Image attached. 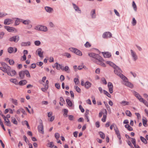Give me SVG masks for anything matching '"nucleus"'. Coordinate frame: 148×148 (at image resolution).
<instances>
[{
    "instance_id": "38",
    "label": "nucleus",
    "mask_w": 148,
    "mask_h": 148,
    "mask_svg": "<svg viewBox=\"0 0 148 148\" xmlns=\"http://www.w3.org/2000/svg\"><path fill=\"white\" fill-rule=\"evenodd\" d=\"M132 92L134 94V95L137 98L138 97H139V96L140 95L137 92H136L133 90L132 91Z\"/></svg>"
},
{
    "instance_id": "23",
    "label": "nucleus",
    "mask_w": 148,
    "mask_h": 148,
    "mask_svg": "<svg viewBox=\"0 0 148 148\" xmlns=\"http://www.w3.org/2000/svg\"><path fill=\"white\" fill-rule=\"evenodd\" d=\"M22 22L25 25H28L31 23V21L29 19L23 20L22 19Z\"/></svg>"
},
{
    "instance_id": "16",
    "label": "nucleus",
    "mask_w": 148,
    "mask_h": 148,
    "mask_svg": "<svg viewBox=\"0 0 148 148\" xmlns=\"http://www.w3.org/2000/svg\"><path fill=\"white\" fill-rule=\"evenodd\" d=\"M103 56L106 58H109L111 56V53L108 52H102Z\"/></svg>"
},
{
    "instance_id": "43",
    "label": "nucleus",
    "mask_w": 148,
    "mask_h": 148,
    "mask_svg": "<svg viewBox=\"0 0 148 148\" xmlns=\"http://www.w3.org/2000/svg\"><path fill=\"white\" fill-rule=\"evenodd\" d=\"M103 91L105 94L108 97L111 98V97L110 94L107 91L105 90H103Z\"/></svg>"
},
{
    "instance_id": "39",
    "label": "nucleus",
    "mask_w": 148,
    "mask_h": 148,
    "mask_svg": "<svg viewBox=\"0 0 148 148\" xmlns=\"http://www.w3.org/2000/svg\"><path fill=\"white\" fill-rule=\"evenodd\" d=\"M24 73L25 75H26V76L28 77H30V75L29 71L27 70L24 71Z\"/></svg>"
},
{
    "instance_id": "22",
    "label": "nucleus",
    "mask_w": 148,
    "mask_h": 148,
    "mask_svg": "<svg viewBox=\"0 0 148 148\" xmlns=\"http://www.w3.org/2000/svg\"><path fill=\"white\" fill-rule=\"evenodd\" d=\"M104 110L105 111V114H103V117L101 119V121L103 122H105L106 121V119L107 114V112L106 110L105 109Z\"/></svg>"
},
{
    "instance_id": "47",
    "label": "nucleus",
    "mask_w": 148,
    "mask_h": 148,
    "mask_svg": "<svg viewBox=\"0 0 148 148\" xmlns=\"http://www.w3.org/2000/svg\"><path fill=\"white\" fill-rule=\"evenodd\" d=\"M12 121L14 124H15L17 125L18 123L17 121L14 118H12Z\"/></svg>"
},
{
    "instance_id": "64",
    "label": "nucleus",
    "mask_w": 148,
    "mask_h": 148,
    "mask_svg": "<svg viewBox=\"0 0 148 148\" xmlns=\"http://www.w3.org/2000/svg\"><path fill=\"white\" fill-rule=\"evenodd\" d=\"M55 86L58 89H59L60 87V86L58 83H56L55 84Z\"/></svg>"
},
{
    "instance_id": "18",
    "label": "nucleus",
    "mask_w": 148,
    "mask_h": 148,
    "mask_svg": "<svg viewBox=\"0 0 148 148\" xmlns=\"http://www.w3.org/2000/svg\"><path fill=\"white\" fill-rule=\"evenodd\" d=\"M18 74L20 79H23L24 78L25 74L24 71H20L18 73Z\"/></svg>"
},
{
    "instance_id": "27",
    "label": "nucleus",
    "mask_w": 148,
    "mask_h": 148,
    "mask_svg": "<svg viewBox=\"0 0 148 148\" xmlns=\"http://www.w3.org/2000/svg\"><path fill=\"white\" fill-rule=\"evenodd\" d=\"M66 101L67 104L70 107H72L73 106V103L69 99H66Z\"/></svg>"
},
{
    "instance_id": "49",
    "label": "nucleus",
    "mask_w": 148,
    "mask_h": 148,
    "mask_svg": "<svg viewBox=\"0 0 148 148\" xmlns=\"http://www.w3.org/2000/svg\"><path fill=\"white\" fill-rule=\"evenodd\" d=\"M126 114L129 116H132V114L128 110L126 111L125 112Z\"/></svg>"
},
{
    "instance_id": "17",
    "label": "nucleus",
    "mask_w": 148,
    "mask_h": 148,
    "mask_svg": "<svg viewBox=\"0 0 148 148\" xmlns=\"http://www.w3.org/2000/svg\"><path fill=\"white\" fill-rule=\"evenodd\" d=\"M42 51V49L41 48H38L37 51L38 52V56L40 58H43V51Z\"/></svg>"
},
{
    "instance_id": "41",
    "label": "nucleus",
    "mask_w": 148,
    "mask_h": 148,
    "mask_svg": "<svg viewBox=\"0 0 148 148\" xmlns=\"http://www.w3.org/2000/svg\"><path fill=\"white\" fill-rule=\"evenodd\" d=\"M35 45L36 46H39L41 44L39 40H36L34 42Z\"/></svg>"
},
{
    "instance_id": "54",
    "label": "nucleus",
    "mask_w": 148,
    "mask_h": 148,
    "mask_svg": "<svg viewBox=\"0 0 148 148\" xmlns=\"http://www.w3.org/2000/svg\"><path fill=\"white\" fill-rule=\"evenodd\" d=\"M64 56H66L67 58H70L71 57V55L70 54L66 52L64 53Z\"/></svg>"
},
{
    "instance_id": "53",
    "label": "nucleus",
    "mask_w": 148,
    "mask_h": 148,
    "mask_svg": "<svg viewBox=\"0 0 148 148\" xmlns=\"http://www.w3.org/2000/svg\"><path fill=\"white\" fill-rule=\"evenodd\" d=\"M40 25H38L35 26L34 29L38 31H40Z\"/></svg>"
},
{
    "instance_id": "7",
    "label": "nucleus",
    "mask_w": 148,
    "mask_h": 148,
    "mask_svg": "<svg viewBox=\"0 0 148 148\" xmlns=\"http://www.w3.org/2000/svg\"><path fill=\"white\" fill-rule=\"evenodd\" d=\"M19 37L18 35L13 36L10 37L9 40L10 42H17L19 40Z\"/></svg>"
},
{
    "instance_id": "34",
    "label": "nucleus",
    "mask_w": 148,
    "mask_h": 148,
    "mask_svg": "<svg viewBox=\"0 0 148 148\" xmlns=\"http://www.w3.org/2000/svg\"><path fill=\"white\" fill-rule=\"evenodd\" d=\"M99 134L100 135V137L102 139H104L105 137V135L102 132H99Z\"/></svg>"
},
{
    "instance_id": "35",
    "label": "nucleus",
    "mask_w": 148,
    "mask_h": 148,
    "mask_svg": "<svg viewBox=\"0 0 148 148\" xmlns=\"http://www.w3.org/2000/svg\"><path fill=\"white\" fill-rule=\"evenodd\" d=\"M55 66L56 68L58 70L60 69V67H61V64H58L57 62H56L55 63Z\"/></svg>"
},
{
    "instance_id": "10",
    "label": "nucleus",
    "mask_w": 148,
    "mask_h": 148,
    "mask_svg": "<svg viewBox=\"0 0 148 148\" xmlns=\"http://www.w3.org/2000/svg\"><path fill=\"white\" fill-rule=\"evenodd\" d=\"M90 16L92 19H95L96 18L97 15L96 12V10L95 9H92L90 12Z\"/></svg>"
},
{
    "instance_id": "24",
    "label": "nucleus",
    "mask_w": 148,
    "mask_h": 148,
    "mask_svg": "<svg viewBox=\"0 0 148 148\" xmlns=\"http://www.w3.org/2000/svg\"><path fill=\"white\" fill-rule=\"evenodd\" d=\"M16 19L14 22V25L15 26L18 25L20 22H22V19L18 18H16Z\"/></svg>"
},
{
    "instance_id": "58",
    "label": "nucleus",
    "mask_w": 148,
    "mask_h": 148,
    "mask_svg": "<svg viewBox=\"0 0 148 148\" xmlns=\"http://www.w3.org/2000/svg\"><path fill=\"white\" fill-rule=\"evenodd\" d=\"M101 80L103 84H104L105 85L107 84V82L106 81L105 79L103 77L101 79Z\"/></svg>"
},
{
    "instance_id": "15",
    "label": "nucleus",
    "mask_w": 148,
    "mask_h": 148,
    "mask_svg": "<svg viewBox=\"0 0 148 148\" xmlns=\"http://www.w3.org/2000/svg\"><path fill=\"white\" fill-rule=\"evenodd\" d=\"M72 5L73 8L76 12L80 14L81 13V10L79 9V8L77 5L74 3H73Z\"/></svg>"
},
{
    "instance_id": "50",
    "label": "nucleus",
    "mask_w": 148,
    "mask_h": 148,
    "mask_svg": "<svg viewBox=\"0 0 148 148\" xmlns=\"http://www.w3.org/2000/svg\"><path fill=\"white\" fill-rule=\"evenodd\" d=\"M114 128L115 133L116 135L120 134L119 130L117 127H116V128L114 127Z\"/></svg>"
},
{
    "instance_id": "21",
    "label": "nucleus",
    "mask_w": 148,
    "mask_h": 148,
    "mask_svg": "<svg viewBox=\"0 0 148 148\" xmlns=\"http://www.w3.org/2000/svg\"><path fill=\"white\" fill-rule=\"evenodd\" d=\"M45 10L49 13H51L53 11L52 8L49 6H46L45 7Z\"/></svg>"
},
{
    "instance_id": "61",
    "label": "nucleus",
    "mask_w": 148,
    "mask_h": 148,
    "mask_svg": "<svg viewBox=\"0 0 148 148\" xmlns=\"http://www.w3.org/2000/svg\"><path fill=\"white\" fill-rule=\"evenodd\" d=\"M8 61L10 64L11 65H13L14 63V61L12 60H9Z\"/></svg>"
},
{
    "instance_id": "62",
    "label": "nucleus",
    "mask_w": 148,
    "mask_h": 148,
    "mask_svg": "<svg viewBox=\"0 0 148 148\" xmlns=\"http://www.w3.org/2000/svg\"><path fill=\"white\" fill-rule=\"evenodd\" d=\"M132 139V142L134 145H136V140L135 138H131Z\"/></svg>"
},
{
    "instance_id": "52",
    "label": "nucleus",
    "mask_w": 148,
    "mask_h": 148,
    "mask_svg": "<svg viewBox=\"0 0 148 148\" xmlns=\"http://www.w3.org/2000/svg\"><path fill=\"white\" fill-rule=\"evenodd\" d=\"M55 136L56 139L58 140L60 137V134L58 133H56L55 134Z\"/></svg>"
},
{
    "instance_id": "19",
    "label": "nucleus",
    "mask_w": 148,
    "mask_h": 148,
    "mask_svg": "<svg viewBox=\"0 0 148 148\" xmlns=\"http://www.w3.org/2000/svg\"><path fill=\"white\" fill-rule=\"evenodd\" d=\"M91 83L88 81H86L85 83V87L87 89L89 88L91 86Z\"/></svg>"
},
{
    "instance_id": "30",
    "label": "nucleus",
    "mask_w": 148,
    "mask_h": 148,
    "mask_svg": "<svg viewBox=\"0 0 148 148\" xmlns=\"http://www.w3.org/2000/svg\"><path fill=\"white\" fill-rule=\"evenodd\" d=\"M10 100L12 103L14 104L15 105H18L17 100L16 99L12 98L10 99Z\"/></svg>"
},
{
    "instance_id": "4",
    "label": "nucleus",
    "mask_w": 148,
    "mask_h": 148,
    "mask_svg": "<svg viewBox=\"0 0 148 148\" xmlns=\"http://www.w3.org/2000/svg\"><path fill=\"white\" fill-rule=\"evenodd\" d=\"M121 79L123 80L122 83L125 86H127L130 88H132L133 87V84L130 82L128 81V79L126 77V78Z\"/></svg>"
},
{
    "instance_id": "42",
    "label": "nucleus",
    "mask_w": 148,
    "mask_h": 148,
    "mask_svg": "<svg viewBox=\"0 0 148 148\" xmlns=\"http://www.w3.org/2000/svg\"><path fill=\"white\" fill-rule=\"evenodd\" d=\"M14 51V49L12 47H10L8 49V51L9 53H12L13 51Z\"/></svg>"
},
{
    "instance_id": "26",
    "label": "nucleus",
    "mask_w": 148,
    "mask_h": 148,
    "mask_svg": "<svg viewBox=\"0 0 148 148\" xmlns=\"http://www.w3.org/2000/svg\"><path fill=\"white\" fill-rule=\"evenodd\" d=\"M27 82L26 80H23L20 81L18 83V84L21 86H23L26 84Z\"/></svg>"
},
{
    "instance_id": "60",
    "label": "nucleus",
    "mask_w": 148,
    "mask_h": 148,
    "mask_svg": "<svg viewBox=\"0 0 148 148\" xmlns=\"http://www.w3.org/2000/svg\"><path fill=\"white\" fill-rule=\"evenodd\" d=\"M79 109L81 110V111L82 112H84V109L82 107L81 105H79Z\"/></svg>"
},
{
    "instance_id": "56",
    "label": "nucleus",
    "mask_w": 148,
    "mask_h": 148,
    "mask_svg": "<svg viewBox=\"0 0 148 148\" xmlns=\"http://www.w3.org/2000/svg\"><path fill=\"white\" fill-rule=\"evenodd\" d=\"M136 23V20L135 18H133L132 19V23L133 25H135Z\"/></svg>"
},
{
    "instance_id": "29",
    "label": "nucleus",
    "mask_w": 148,
    "mask_h": 148,
    "mask_svg": "<svg viewBox=\"0 0 148 148\" xmlns=\"http://www.w3.org/2000/svg\"><path fill=\"white\" fill-rule=\"evenodd\" d=\"M106 63L107 64H109L110 66L112 67L113 68L116 67V65L111 61H107Z\"/></svg>"
},
{
    "instance_id": "40",
    "label": "nucleus",
    "mask_w": 148,
    "mask_h": 148,
    "mask_svg": "<svg viewBox=\"0 0 148 148\" xmlns=\"http://www.w3.org/2000/svg\"><path fill=\"white\" fill-rule=\"evenodd\" d=\"M53 146V143L52 142L48 143L47 144V146L49 147L52 148Z\"/></svg>"
},
{
    "instance_id": "33",
    "label": "nucleus",
    "mask_w": 148,
    "mask_h": 148,
    "mask_svg": "<svg viewBox=\"0 0 148 148\" xmlns=\"http://www.w3.org/2000/svg\"><path fill=\"white\" fill-rule=\"evenodd\" d=\"M120 103L124 106L128 105L129 104V102H128L125 101H123L121 102Z\"/></svg>"
},
{
    "instance_id": "55",
    "label": "nucleus",
    "mask_w": 148,
    "mask_h": 148,
    "mask_svg": "<svg viewBox=\"0 0 148 148\" xmlns=\"http://www.w3.org/2000/svg\"><path fill=\"white\" fill-rule=\"evenodd\" d=\"M74 81L76 84H78L79 83V79L77 78H75Z\"/></svg>"
},
{
    "instance_id": "59",
    "label": "nucleus",
    "mask_w": 148,
    "mask_h": 148,
    "mask_svg": "<svg viewBox=\"0 0 148 148\" xmlns=\"http://www.w3.org/2000/svg\"><path fill=\"white\" fill-rule=\"evenodd\" d=\"M4 34L5 33L3 32H0V39L3 38Z\"/></svg>"
},
{
    "instance_id": "46",
    "label": "nucleus",
    "mask_w": 148,
    "mask_h": 148,
    "mask_svg": "<svg viewBox=\"0 0 148 148\" xmlns=\"http://www.w3.org/2000/svg\"><path fill=\"white\" fill-rule=\"evenodd\" d=\"M84 46L86 47H89L91 46V45L88 42H86Z\"/></svg>"
},
{
    "instance_id": "9",
    "label": "nucleus",
    "mask_w": 148,
    "mask_h": 148,
    "mask_svg": "<svg viewBox=\"0 0 148 148\" xmlns=\"http://www.w3.org/2000/svg\"><path fill=\"white\" fill-rule=\"evenodd\" d=\"M6 73H7V74L11 76H13L16 74V71L12 69L11 70H9V68L8 69V71L6 72Z\"/></svg>"
},
{
    "instance_id": "32",
    "label": "nucleus",
    "mask_w": 148,
    "mask_h": 148,
    "mask_svg": "<svg viewBox=\"0 0 148 148\" xmlns=\"http://www.w3.org/2000/svg\"><path fill=\"white\" fill-rule=\"evenodd\" d=\"M10 80V82L14 83L16 85L18 84V82L16 79H11Z\"/></svg>"
},
{
    "instance_id": "3",
    "label": "nucleus",
    "mask_w": 148,
    "mask_h": 148,
    "mask_svg": "<svg viewBox=\"0 0 148 148\" xmlns=\"http://www.w3.org/2000/svg\"><path fill=\"white\" fill-rule=\"evenodd\" d=\"M0 63L2 67H0V69L4 72L6 73L8 71V69L9 68V70L11 69V67L8 65L5 62H1Z\"/></svg>"
},
{
    "instance_id": "44",
    "label": "nucleus",
    "mask_w": 148,
    "mask_h": 148,
    "mask_svg": "<svg viewBox=\"0 0 148 148\" xmlns=\"http://www.w3.org/2000/svg\"><path fill=\"white\" fill-rule=\"evenodd\" d=\"M63 70H64L67 73H69V67L68 66H65L64 68H63Z\"/></svg>"
},
{
    "instance_id": "2",
    "label": "nucleus",
    "mask_w": 148,
    "mask_h": 148,
    "mask_svg": "<svg viewBox=\"0 0 148 148\" xmlns=\"http://www.w3.org/2000/svg\"><path fill=\"white\" fill-rule=\"evenodd\" d=\"M114 69V73L121 79H124L123 78H126V77L121 74L122 71L119 67L116 66V67H115Z\"/></svg>"
},
{
    "instance_id": "5",
    "label": "nucleus",
    "mask_w": 148,
    "mask_h": 148,
    "mask_svg": "<svg viewBox=\"0 0 148 148\" xmlns=\"http://www.w3.org/2000/svg\"><path fill=\"white\" fill-rule=\"evenodd\" d=\"M69 49L70 51L74 53L77 55L79 56H81L82 55V52L79 50L73 47H71L69 48Z\"/></svg>"
},
{
    "instance_id": "6",
    "label": "nucleus",
    "mask_w": 148,
    "mask_h": 148,
    "mask_svg": "<svg viewBox=\"0 0 148 148\" xmlns=\"http://www.w3.org/2000/svg\"><path fill=\"white\" fill-rule=\"evenodd\" d=\"M38 132L42 134H44V131L42 121H41L38 126Z\"/></svg>"
},
{
    "instance_id": "8",
    "label": "nucleus",
    "mask_w": 148,
    "mask_h": 148,
    "mask_svg": "<svg viewBox=\"0 0 148 148\" xmlns=\"http://www.w3.org/2000/svg\"><path fill=\"white\" fill-rule=\"evenodd\" d=\"M4 28L9 32H13L14 31H17L16 29L14 27H10L7 25H5L4 26Z\"/></svg>"
},
{
    "instance_id": "48",
    "label": "nucleus",
    "mask_w": 148,
    "mask_h": 148,
    "mask_svg": "<svg viewBox=\"0 0 148 148\" xmlns=\"http://www.w3.org/2000/svg\"><path fill=\"white\" fill-rule=\"evenodd\" d=\"M75 88L78 92L80 93L81 92V89L78 86H75Z\"/></svg>"
},
{
    "instance_id": "28",
    "label": "nucleus",
    "mask_w": 148,
    "mask_h": 148,
    "mask_svg": "<svg viewBox=\"0 0 148 148\" xmlns=\"http://www.w3.org/2000/svg\"><path fill=\"white\" fill-rule=\"evenodd\" d=\"M142 122L143 125L145 127H146L147 120L146 118L144 117L142 119Z\"/></svg>"
},
{
    "instance_id": "31",
    "label": "nucleus",
    "mask_w": 148,
    "mask_h": 148,
    "mask_svg": "<svg viewBox=\"0 0 148 148\" xmlns=\"http://www.w3.org/2000/svg\"><path fill=\"white\" fill-rule=\"evenodd\" d=\"M140 138L141 140V141L144 143L145 144H146L147 143V141L146 139H145L144 137L142 136H140Z\"/></svg>"
},
{
    "instance_id": "25",
    "label": "nucleus",
    "mask_w": 148,
    "mask_h": 148,
    "mask_svg": "<svg viewBox=\"0 0 148 148\" xmlns=\"http://www.w3.org/2000/svg\"><path fill=\"white\" fill-rule=\"evenodd\" d=\"M31 45V43L30 42H22L21 45L22 46H29Z\"/></svg>"
},
{
    "instance_id": "36",
    "label": "nucleus",
    "mask_w": 148,
    "mask_h": 148,
    "mask_svg": "<svg viewBox=\"0 0 148 148\" xmlns=\"http://www.w3.org/2000/svg\"><path fill=\"white\" fill-rule=\"evenodd\" d=\"M5 124L7 126H11V123L8 119H7L5 120Z\"/></svg>"
},
{
    "instance_id": "12",
    "label": "nucleus",
    "mask_w": 148,
    "mask_h": 148,
    "mask_svg": "<svg viewBox=\"0 0 148 148\" xmlns=\"http://www.w3.org/2000/svg\"><path fill=\"white\" fill-rule=\"evenodd\" d=\"M12 20L10 18H6L4 20V24L5 25H9L13 23Z\"/></svg>"
},
{
    "instance_id": "51",
    "label": "nucleus",
    "mask_w": 148,
    "mask_h": 148,
    "mask_svg": "<svg viewBox=\"0 0 148 148\" xmlns=\"http://www.w3.org/2000/svg\"><path fill=\"white\" fill-rule=\"evenodd\" d=\"M45 86V88H41V90H42L44 92H45L48 89L49 86Z\"/></svg>"
},
{
    "instance_id": "45",
    "label": "nucleus",
    "mask_w": 148,
    "mask_h": 148,
    "mask_svg": "<svg viewBox=\"0 0 148 148\" xmlns=\"http://www.w3.org/2000/svg\"><path fill=\"white\" fill-rule=\"evenodd\" d=\"M7 14L6 13H4V12H0V18H2L3 17L6 15Z\"/></svg>"
},
{
    "instance_id": "13",
    "label": "nucleus",
    "mask_w": 148,
    "mask_h": 148,
    "mask_svg": "<svg viewBox=\"0 0 148 148\" xmlns=\"http://www.w3.org/2000/svg\"><path fill=\"white\" fill-rule=\"evenodd\" d=\"M130 52L132 58L135 61H136L137 60L138 58L135 52L132 49L130 50Z\"/></svg>"
},
{
    "instance_id": "20",
    "label": "nucleus",
    "mask_w": 148,
    "mask_h": 148,
    "mask_svg": "<svg viewBox=\"0 0 148 148\" xmlns=\"http://www.w3.org/2000/svg\"><path fill=\"white\" fill-rule=\"evenodd\" d=\"M40 31L46 32L48 30L47 28L45 26L40 25Z\"/></svg>"
},
{
    "instance_id": "11",
    "label": "nucleus",
    "mask_w": 148,
    "mask_h": 148,
    "mask_svg": "<svg viewBox=\"0 0 148 148\" xmlns=\"http://www.w3.org/2000/svg\"><path fill=\"white\" fill-rule=\"evenodd\" d=\"M112 36V34L110 32H104L102 35V37L105 39L111 38Z\"/></svg>"
},
{
    "instance_id": "37",
    "label": "nucleus",
    "mask_w": 148,
    "mask_h": 148,
    "mask_svg": "<svg viewBox=\"0 0 148 148\" xmlns=\"http://www.w3.org/2000/svg\"><path fill=\"white\" fill-rule=\"evenodd\" d=\"M132 6L133 7L134 10L136 12L137 11V6L134 1H133L132 2Z\"/></svg>"
},
{
    "instance_id": "14",
    "label": "nucleus",
    "mask_w": 148,
    "mask_h": 148,
    "mask_svg": "<svg viewBox=\"0 0 148 148\" xmlns=\"http://www.w3.org/2000/svg\"><path fill=\"white\" fill-rule=\"evenodd\" d=\"M108 86L109 92L110 93H112L113 92V87L112 83L110 82H109L108 83Z\"/></svg>"
},
{
    "instance_id": "63",
    "label": "nucleus",
    "mask_w": 148,
    "mask_h": 148,
    "mask_svg": "<svg viewBox=\"0 0 148 148\" xmlns=\"http://www.w3.org/2000/svg\"><path fill=\"white\" fill-rule=\"evenodd\" d=\"M69 116V119L71 121H72L74 119V116L73 115H69L68 116Z\"/></svg>"
},
{
    "instance_id": "1",
    "label": "nucleus",
    "mask_w": 148,
    "mask_h": 148,
    "mask_svg": "<svg viewBox=\"0 0 148 148\" xmlns=\"http://www.w3.org/2000/svg\"><path fill=\"white\" fill-rule=\"evenodd\" d=\"M88 55L93 58L92 60L97 64L104 67L106 66V64L103 62L104 60L99 55L94 53H88Z\"/></svg>"
},
{
    "instance_id": "57",
    "label": "nucleus",
    "mask_w": 148,
    "mask_h": 148,
    "mask_svg": "<svg viewBox=\"0 0 148 148\" xmlns=\"http://www.w3.org/2000/svg\"><path fill=\"white\" fill-rule=\"evenodd\" d=\"M141 102L143 103L146 106H147V105L148 104V102L144 99H143V100H142Z\"/></svg>"
}]
</instances>
